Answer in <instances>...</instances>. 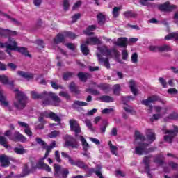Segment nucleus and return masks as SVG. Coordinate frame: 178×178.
Masks as SVG:
<instances>
[{
    "label": "nucleus",
    "mask_w": 178,
    "mask_h": 178,
    "mask_svg": "<svg viewBox=\"0 0 178 178\" xmlns=\"http://www.w3.org/2000/svg\"><path fill=\"white\" fill-rule=\"evenodd\" d=\"M31 96L33 99H42V106H48V105H54V106H59V104L62 102L59 96L52 92L44 91L39 93L35 90L31 91Z\"/></svg>",
    "instance_id": "f257e3e1"
},
{
    "label": "nucleus",
    "mask_w": 178,
    "mask_h": 178,
    "mask_svg": "<svg viewBox=\"0 0 178 178\" xmlns=\"http://www.w3.org/2000/svg\"><path fill=\"white\" fill-rule=\"evenodd\" d=\"M145 141V136H143L140 132H135V141L134 144H137L138 146L135 147V154L136 155H144V154H149L151 152H154L156 147H149L148 148V145L149 144L144 143Z\"/></svg>",
    "instance_id": "f03ea898"
},
{
    "label": "nucleus",
    "mask_w": 178,
    "mask_h": 178,
    "mask_svg": "<svg viewBox=\"0 0 178 178\" xmlns=\"http://www.w3.org/2000/svg\"><path fill=\"white\" fill-rule=\"evenodd\" d=\"M14 91L16 94L13 105L17 111H23L27 106L29 98L24 92L19 91V89H15Z\"/></svg>",
    "instance_id": "7ed1b4c3"
},
{
    "label": "nucleus",
    "mask_w": 178,
    "mask_h": 178,
    "mask_svg": "<svg viewBox=\"0 0 178 178\" xmlns=\"http://www.w3.org/2000/svg\"><path fill=\"white\" fill-rule=\"evenodd\" d=\"M98 50L101 55H104V56H108V58H113L115 56V59L119 58V51L116 49H108V47H98Z\"/></svg>",
    "instance_id": "20e7f679"
},
{
    "label": "nucleus",
    "mask_w": 178,
    "mask_h": 178,
    "mask_svg": "<svg viewBox=\"0 0 178 178\" xmlns=\"http://www.w3.org/2000/svg\"><path fill=\"white\" fill-rule=\"evenodd\" d=\"M54 176L57 178H67L69 175V170L67 168H62L59 164H54Z\"/></svg>",
    "instance_id": "39448f33"
},
{
    "label": "nucleus",
    "mask_w": 178,
    "mask_h": 178,
    "mask_svg": "<svg viewBox=\"0 0 178 178\" xmlns=\"http://www.w3.org/2000/svg\"><path fill=\"white\" fill-rule=\"evenodd\" d=\"M174 130H165L164 134H168L164 136V141L172 144L173 143V138L177 136L178 134V127L173 125Z\"/></svg>",
    "instance_id": "423d86ee"
},
{
    "label": "nucleus",
    "mask_w": 178,
    "mask_h": 178,
    "mask_svg": "<svg viewBox=\"0 0 178 178\" xmlns=\"http://www.w3.org/2000/svg\"><path fill=\"white\" fill-rule=\"evenodd\" d=\"M64 147H71L72 149H77V148L80 147V145L79 144V141H77L76 138L67 135Z\"/></svg>",
    "instance_id": "0eeeda50"
},
{
    "label": "nucleus",
    "mask_w": 178,
    "mask_h": 178,
    "mask_svg": "<svg viewBox=\"0 0 178 178\" xmlns=\"http://www.w3.org/2000/svg\"><path fill=\"white\" fill-rule=\"evenodd\" d=\"M69 123L71 131H74L75 137H77V135L81 133V128H80V124H79L77 121L74 119L70 120Z\"/></svg>",
    "instance_id": "6e6552de"
},
{
    "label": "nucleus",
    "mask_w": 178,
    "mask_h": 178,
    "mask_svg": "<svg viewBox=\"0 0 178 178\" xmlns=\"http://www.w3.org/2000/svg\"><path fill=\"white\" fill-rule=\"evenodd\" d=\"M177 8L176 5H170L169 1L158 6L159 10L161 12H172V10H175Z\"/></svg>",
    "instance_id": "1a4fd4ad"
},
{
    "label": "nucleus",
    "mask_w": 178,
    "mask_h": 178,
    "mask_svg": "<svg viewBox=\"0 0 178 178\" xmlns=\"http://www.w3.org/2000/svg\"><path fill=\"white\" fill-rule=\"evenodd\" d=\"M0 81L4 86H8L10 90L15 91V82L13 80L9 81V78L6 75H0Z\"/></svg>",
    "instance_id": "9d476101"
},
{
    "label": "nucleus",
    "mask_w": 178,
    "mask_h": 178,
    "mask_svg": "<svg viewBox=\"0 0 178 178\" xmlns=\"http://www.w3.org/2000/svg\"><path fill=\"white\" fill-rule=\"evenodd\" d=\"M156 101H159V97L158 96L153 95L148 97L147 99L142 100L141 104L146 106H148L149 105V108L151 110L152 109V105H149V104H154V102H156Z\"/></svg>",
    "instance_id": "9b49d317"
},
{
    "label": "nucleus",
    "mask_w": 178,
    "mask_h": 178,
    "mask_svg": "<svg viewBox=\"0 0 178 178\" xmlns=\"http://www.w3.org/2000/svg\"><path fill=\"white\" fill-rule=\"evenodd\" d=\"M0 102L2 106H6V108H8L9 111H12V108L9 107V102L6 98V95L3 93V90L0 86Z\"/></svg>",
    "instance_id": "f8f14e48"
},
{
    "label": "nucleus",
    "mask_w": 178,
    "mask_h": 178,
    "mask_svg": "<svg viewBox=\"0 0 178 178\" xmlns=\"http://www.w3.org/2000/svg\"><path fill=\"white\" fill-rule=\"evenodd\" d=\"M34 169L44 170H46V172H51L52 171V170L51 169V167H49V165H48L45 163H44V160H42V159H41L39 161H38L35 167H34Z\"/></svg>",
    "instance_id": "ddd939ff"
},
{
    "label": "nucleus",
    "mask_w": 178,
    "mask_h": 178,
    "mask_svg": "<svg viewBox=\"0 0 178 178\" xmlns=\"http://www.w3.org/2000/svg\"><path fill=\"white\" fill-rule=\"evenodd\" d=\"M99 65H103L106 69H111V64L108 58H104L101 54H97Z\"/></svg>",
    "instance_id": "4468645a"
},
{
    "label": "nucleus",
    "mask_w": 178,
    "mask_h": 178,
    "mask_svg": "<svg viewBox=\"0 0 178 178\" xmlns=\"http://www.w3.org/2000/svg\"><path fill=\"white\" fill-rule=\"evenodd\" d=\"M70 165L77 166V168H79L80 169H84L85 170H87V169H88V165H87L86 163L81 160H77L76 161H74V160L70 159Z\"/></svg>",
    "instance_id": "2eb2a0df"
},
{
    "label": "nucleus",
    "mask_w": 178,
    "mask_h": 178,
    "mask_svg": "<svg viewBox=\"0 0 178 178\" xmlns=\"http://www.w3.org/2000/svg\"><path fill=\"white\" fill-rule=\"evenodd\" d=\"M10 139L13 141H22V143H26V137L19 132H15L13 135L10 137Z\"/></svg>",
    "instance_id": "dca6fc26"
},
{
    "label": "nucleus",
    "mask_w": 178,
    "mask_h": 178,
    "mask_svg": "<svg viewBox=\"0 0 178 178\" xmlns=\"http://www.w3.org/2000/svg\"><path fill=\"white\" fill-rule=\"evenodd\" d=\"M17 47V42H16V40L12 38H9L8 42H7V49L15 51Z\"/></svg>",
    "instance_id": "f3484780"
},
{
    "label": "nucleus",
    "mask_w": 178,
    "mask_h": 178,
    "mask_svg": "<svg viewBox=\"0 0 178 178\" xmlns=\"http://www.w3.org/2000/svg\"><path fill=\"white\" fill-rule=\"evenodd\" d=\"M88 104L86 102H81L79 100H74L73 104H72V109L79 110L81 106H87Z\"/></svg>",
    "instance_id": "a211bd4d"
},
{
    "label": "nucleus",
    "mask_w": 178,
    "mask_h": 178,
    "mask_svg": "<svg viewBox=\"0 0 178 178\" xmlns=\"http://www.w3.org/2000/svg\"><path fill=\"white\" fill-rule=\"evenodd\" d=\"M86 44H87V45H99L101 40L97 37H91L86 40Z\"/></svg>",
    "instance_id": "6ab92c4d"
},
{
    "label": "nucleus",
    "mask_w": 178,
    "mask_h": 178,
    "mask_svg": "<svg viewBox=\"0 0 178 178\" xmlns=\"http://www.w3.org/2000/svg\"><path fill=\"white\" fill-rule=\"evenodd\" d=\"M0 162L1 163L2 168H8L10 165V161H9V157L8 156L3 154L0 156Z\"/></svg>",
    "instance_id": "aec40b11"
},
{
    "label": "nucleus",
    "mask_w": 178,
    "mask_h": 178,
    "mask_svg": "<svg viewBox=\"0 0 178 178\" xmlns=\"http://www.w3.org/2000/svg\"><path fill=\"white\" fill-rule=\"evenodd\" d=\"M0 14H1L4 17H6L7 19H10V22L13 23V24H15V26H22V22L16 19V18H13L10 17V15L2 12Z\"/></svg>",
    "instance_id": "412c9836"
},
{
    "label": "nucleus",
    "mask_w": 178,
    "mask_h": 178,
    "mask_svg": "<svg viewBox=\"0 0 178 178\" xmlns=\"http://www.w3.org/2000/svg\"><path fill=\"white\" fill-rule=\"evenodd\" d=\"M30 174V170L29 169V165L24 164V169L22 174L17 175L14 177L15 178H22L26 177L27 175Z\"/></svg>",
    "instance_id": "4be33fe9"
},
{
    "label": "nucleus",
    "mask_w": 178,
    "mask_h": 178,
    "mask_svg": "<svg viewBox=\"0 0 178 178\" xmlns=\"http://www.w3.org/2000/svg\"><path fill=\"white\" fill-rule=\"evenodd\" d=\"M48 118L51 119V120H54V122H56L58 124H60L62 122V119H60V117L58 116V115L54 112H50L49 114H47Z\"/></svg>",
    "instance_id": "5701e85b"
},
{
    "label": "nucleus",
    "mask_w": 178,
    "mask_h": 178,
    "mask_svg": "<svg viewBox=\"0 0 178 178\" xmlns=\"http://www.w3.org/2000/svg\"><path fill=\"white\" fill-rule=\"evenodd\" d=\"M77 76L79 77V80H81V81H83V83H86L88 79H91V74L87 72H79L77 74Z\"/></svg>",
    "instance_id": "b1692460"
},
{
    "label": "nucleus",
    "mask_w": 178,
    "mask_h": 178,
    "mask_svg": "<svg viewBox=\"0 0 178 178\" xmlns=\"http://www.w3.org/2000/svg\"><path fill=\"white\" fill-rule=\"evenodd\" d=\"M127 38H120L118 39V41L115 42L117 47H122V48H126L127 47Z\"/></svg>",
    "instance_id": "393cba45"
},
{
    "label": "nucleus",
    "mask_w": 178,
    "mask_h": 178,
    "mask_svg": "<svg viewBox=\"0 0 178 178\" xmlns=\"http://www.w3.org/2000/svg\"><path fill=\"white\" fill-rule=\"evenodd\" d=\"M79 138H80V141L81 143V145L83 151H86V152L88 151V149H90V145L88 144V143H87V140H86L84 136H80Z\"/></svg>",
    "instance_id": "a878e982"
},
{
    "label": "nucleus",
    "mask_w": 178,
    "mask_h": 178,
    "mask_svg": "<svg viewBox=\"0 0 178 178\" xmlns=\"http://www.w3.org/2000/svg\"><path fill=\"white\" fill-rule=\"evenodd\" d=\"M69 88L71 92H74V94H76V95H79L81 92L80 90H79V87L76 86V83H74V82L70 83Z\"/></svg>",
    "instance_id": "bb28decb"
},
{
    "label": "nucleus",
    "mask_w": 178,
    "mask_h": 178,
    "mask_svg": "<svg viewBox=\"0 0 178 178\" xmlns=\"http://www.w3.org/2000/svg\"><path fill=\"white\" fill-rule=\"evenodd\" d=\"M146 136L147 140H149L150 144L151 143H154V141L156 140V138L155 137V133H154L151 130H147V131L146 132Z\"/></svg>",
    "instance_id": "cd10ccee"
},
{
    "label": "nucleus",
    "mask_w": 178,
    "mask_h": 178,
    "mask_svg": "<svg viewBox=\"0 0 178 178\" xmlns=\"http://www.w3.org/2000/svg\"><path fill=\"white\" fill-rule=\"evenodd\" d=\"M168 109H164V111H163L162 113L154 114L153 116L150 118V122H154L155 120L161 119L163 115H166Z\"/></svg>",
    "instance_id": "c85d7f7f"
},
{
    "label": "nucleus",
    "mask_w": 178,
    "mask_h": 178,
    "mask_svg": "<svg viewBox=\"0 0 178 178\" xmlns=\"http://www.w3.org/2000/svg\"><path fill=\"white\" fill-rule=\"evenodd\" d=\"M97 29V26L95 25H91L89 26L86 30H85L83 31L84 34H86V35H92V34H94L93 32L91 31H94L95 29Z\"/></svg>",
    "instance_id": "c756f323"
},
{
    "label": "nucleus",
    "mask_w": 178,
    "mask_h": 178,
    "mask_svg": "<svg viewBox=\"0 0 178 178\" xmlns=\"http://www.w3.org/2000/svg\"><path fill=\"white\" fill-rule=\"evenodd\" d=\"M15 51H17V52H20L22 55H24L25 56H29V58L31 57V55L29 53V51H27V49L24 47H17Z\"/></svg>",
    "instance_id": "7c9ffc66"
},
{
    "label": "nucleus",
    "mask_w": 178,
    "mask_h": 178,
    "mask_svg": "<svg viewBox=\"0 0 178 178\" xmlns=\"http://www.w3.org/2000/svg\"><path fill=\"white\" fill-rule=\"evenodd\" d=\"M17 74L24 79H31L33 78V74L24 72V71H18Z\"/></svg>",
    "instance_id": "2f4dec72"
},
{
    "label": "nucleus",
    "mask_w": 178,
    "mask_h": 178,
    "mask_svg": "<svg viewBox=\"0 0 178 178\" xmlns=\"http://www.w3.org/2000/svg\"><path fill=\"white\" fill-rule=\"evenodd\" d=\"M108 125L109 122H108V120H103L102 124L100 126V133H102V134H105V131H106V128L108 127Z\"/></svg>",
    "instance_id": "473e14b6"
},
{
    "label": "nucleus",
    "mask_w": 178,
    "mask_h": 178,
    "mask_svg": "<svg viewBox=\"0 0 178 178\" xmlns=\"http://www.w3.org/2000/svg\"><path fill=\"white\" fill-rule=\"evenodd\" d=\"M100 101H102V102L109 103V102H113L115 99H113V97L111 96L103 95L100 97Z\"/></svg>",
    "instance_id": "72a5a7b5"
},
{
    "label": "nucleus",
    "mask_w": 178,
    "mask_h": 178,
    "mask_svg": "<svg viewBox=\"0 0 178 178\" xmlns=\"http://www.w3.org/2000/svg\"><path fill=\"white\" fill-rule=\"evenodd\" d=\"M56 141H53L50 145H44L43 147V149H46V152H51L54 148H56Z\"/></svg>",
    "instance_id": "f704fd0d"
},
{
    "label": "nucleus",
    "mask_w": 178,
    "mask_h": 178,
    "mask_svg": "<svg viewBox=\"0 0 178 178\" xmlns=\"http://www.w3.org/2000/svg\"><path fill=\"white\" fill-rule=\"evenodd\" d=\"M172 51V49L168 44H163L162 46H159L158 48L159 52H169Z\"/></svg>",
    "instance_id": "c9c22d12"
},
{
    "label": "nucleus",
    "mask_w": 178,
    "mask_h": 178,
    "mask_svg": "<svg viewBox=\"0 0 178 178\" xmlns=\"http://www.w3.org/2000/svg\"><path fill=\"white\" fill-rule=\"evenodd\" d=\"M65 35H62L59 33L54 39V41L56 44H60V42H63L65 40Z\"/></svg>",
    "instance_id": "e433bc0d"
},
{
    "label": "nucleus",
    "mask_w": 178,
    "mask_h": 178,
    "mask_svg": "<svg viewBox=\"0 0 178 178\" xmlns=\"http://www.w3.org/2000/svg\"><path fill=\"white\" fill-rule=\"evenodd\" d=\"M129 87L134 95H137V88H136V81H134V80H131L129 81Z\"/></svg>",
    "instance_id": "4c0bfd02"
},
{
    "label": "nucleus",
    "mask_w": 178,
    "mask_h": 178,
    "mask_svg": "<svg viewBox=\"0 0 178 178\" xmlns=\"http://www.w3.org/2000/svg\"><path fill=\"white\" fill-rule=\"evenodd\" d=\"M105 21H106L105 15H104L102 13H99L97 15V22H98V24L100 26H102V24H105Z\"/></svg>",
    "instance_id": "58836bf2"
},
{
    "label": "nucleus",
    "mask_w": 178,
    "mask_h": 178,
    "mask_svg": "<svg viewBox=\"0 0 178 178\" xmlns=\"http://www.w3.org/2000/svg\"><path fill=\"white\" fill-rule=\"evenodd\" d=\"M0 145L5 148H9V145H8V138L0 135Z\"/></svg>",
    "instance_id": "ea45409f"
},
{
    "label": "nucleus",
    "mask_w": 178,
    "mask_h": 178,
    "mask_svg": "<svg viewBox=\"0 0 178 178\" xmlns=\"http://www.w3.org/2000/svg\"><path fill=\"white\" fill-rule=\"evenodd\" d=\"M87 44L85 42V43L82 44L81 45V51L82 52V54H83V55H88V54H90V49H88V47H87Z\"/></svg>",
    "instance_id": "a19ab883"
},
{
    "label": "nucleus",
    "mask_w": 178,
    "mask_h": 178,
    "mask_svg": "<svg viewBox=\"0 0 178 178\" xmlns=\"http://www.w3.org/2000/svg\"><path fill=\"white\" fill-rule=\"evenodd\" d=\"M74 76V73L71 72H65L63 74V79L65 81L70 80Z\"/></svg>",
    "instance_id": "79ce46f5"
},
{
    "label": "nucleus",
    "mask_w": 178,
    "mask_h": 178,
    "mask_svg": "<svg viewBox=\"0 0 178 178\" xmlns=\"http://www.w3.org/2000/svg\"><path fill=\"white\" fill-rule=\"evenodd\" d=\"M121 9L122 8L120 7H114L112 11L113 17H114L115 19H116V17H119V13Z\"/></svg>",
    "instance_id": "37998d69"
},
{
    "label": "nucleus",
    "mask_w": 178,
    "mask_h": 178,
    "mask_svg": "<svg viewBox=\"0 0 178 178\" xmlns=\"http://www.w3.org/2000/svg\"><path fill=\"white\" fill-rule=\"evenodd\" d=\"M14 152L18 154V155H23V154L26 153V149L23 148V146L20 145L19 147L14 148Z\"/></svg>",
    "instance_id": "c03bdc74"
},
{
    "label": "nucleus",
    "mask_w": 178,
    "mask_h": 178,
    "mask_svg": "<svg viewBox=\"0 0 178 178\" xmlns=\"http://www.w3.org/2000/svg\"><path fill=\"white\" fill-rule=\"evenodd\" d=\"M172 38H175V40H178V33L177 32H173L168 35H167L165 37V40H172Z\"/></svg>",
    "instance_id": "a18cd8bd"
},
{
    "label": "nucleus",
    "mask_w": 178,
    "mask_h": 178,
    "mask_svg": "<svg viewBox=\"0 0 178 178\" xmlns=\"http://www.w3.org/2000/svg\"><path fill=\"white\" fill-rule=\"evenodd\" d=\"M64 35L65 37H67L68 38H70V40H76V38L77 37V35L70 31L64 32Z\"/></svg>",
    "instance_id": "49530a36"
},
{
    "label": "nucleus",
    "mask_w": 178,
    "mask_h": 178,
    "mask_svg": "<svg viewBox=\"0 0 178 178\" xmlns=\"http://www.w3.org/2000/svg\"><path fill=\"white\" fill-rule=\"evenodd\" d=\"M44 118H48V113H47V111L42 112L40 113L38 122H40V123H45V120H44Z\"/></svg>",
    "instance_id": "de8ad7c7"
},
{
    "label": "nucleus",
    "mask_w": 178,
    "mask_h": 178,
    "mask_svg": "<svg viewBox=\"0 0 178 178\" xmlns=\"http://www.w3.org/2000/svg\"><path fill=\"white\" fill-rule=\"evenodd\" d=\"M124 17H126L127 19H129L130 17H137V15L134 13H133V11H127L124 13Z\"/></svg>",
    "instance_id": "09e8293b"
},
{
    "label": "nucleus",
    "mask_w": 178,
    "mask_h": 178,
    "mask_svg": "<svg viewBox=\"0 0 178 178\" xmlns=\"http://www.w3.org/2000/svg\"><path fill=\"white\" fill-rule=\"evenodd\" d=\"M86 92H88L89 94H92V95H99V94H101L99 91L92 88H87L86 89Z\"/></svg>",
    "instance_id": "8fccbe9b"
},
{
    "label": "nucleus",
    "mask_w": 178,
    "mask_h": 178,
    "mask_svg": "<svg viewBox=\"0 0 178 178\" xmlns=\"http://www.w3.org/2000/svg\"><path fill=\"white\" fill-rule=\"evenodd\" d=\"M131 61L135 65H136V63H138V54L137 53H134L131 55Z\"/></svg>",
    "instance_id": "3c124183"
},
{
    "label": "nucleus",
    "mask_w": 178,
    "mask_h": 178,
    "mask_svg": "<svg viewBox=\"0 0 178 178\" xmlns=\"http://www.w3.org/2000/svg\"><path fill=\"white\" fill-rule=\"evenodd\" d=\"M63 7L65 12H67V10H69V8H70V3H69V0H63Z\"/></svg>",
    "instance_id": "603ef678"
},
{
    "label": "nucleus",
    "mask_w": 178,
    "mask_h": 178,
    "mask_svg": "<svg viewBox=\"0 0 178 178\" xmlns=\"http://www.w3.org/2000/svg\"><path fill=\"white\" fill-rule=\"evenodd\" d=\"M60 134L59 131H53L49 134V138H56Z\"/></svg>",
    "instance_id": "864d4df0"
},
{
    "label": "nucleus",
    "mask_w": 178,
    "mask_h": 178,
    "mask_svg": "<svg viewBox=\"0 0 178 178\" xmlns=\"http://www.w3.org/2000/svg\"><path fill=\"white\" fill-rule=\"evenodd\" d=\"M35 141L37 144H39V145L42 146V148H44L47 145V143L45 141L42 140L41 138L37 137L35 138Z\"/></svg>",
    "instance_id": "5fc2aeb1"
},
{
    "label": "nucleus",
    "mask_w": 178,
    "mask_h": 178,
    "mask_svg": "<svg viewBox=\"0 0 178 178\" xmlns=\"http://www.w3.org/2000/svg\"><path fill=\"white\" fill-rule=\"evenodd\" d=\"M8 29L0 28V37H8Z\"/></svg>",
    "instance_id": "6e6d98bb"
},
{
    "label": "nucleus",
    "mask_w": 178,
    "mask_h": 178,
    "mask_svg": "<svg viewBox=\"0 0 178 178\" xmlns=\"http://www.w3.org/2000/svg\"><path fill=\"white\" fill-rule=\"evenodd\" d=\"M50 83L52 88H54V90H59V88L63 89V86L58 85V83L54 81H51Z\"/></svg>",
    "instance_id": "4d7b16f0"
},
{
    "label": "nucleus",
    "mask_w": 178,
    "mask_h": 178,
    "mask_svg": "<svg viewBox=\"0 0 178 178\" xmlns=\"http://www.w3.org/2000/svg\"><path fill=\"white\" fill-rule=\"evenodd\" d=\"M113 92L115 95L120 94V85L116 84L113 87Z\"/></svg>",
    "instance_id": "13d9d810"
},
{
    "label": "nucleus",
    "mask_w": 178,
    "mask_h": 178,
    "mask_svg": "<svg viewBox=\"0 0 178 178\" xmlns=\"http://www.w3.org/2000/svg\"><path fill=\"white\" fill-rule=\"evenodd\" d=\"M159 81L160 84H161L163 88H166V87H168V82H166V80H165V79L162 77H159Z\"/></svg>",
    "instance_id": "bf43d9fd"
},
{
    "label": "nucleus",
    "mask_w": 178,
    "mask_h": 178,
    "mask_svg": "<svg viewBox=\"0 0 178 178\" xmlns=\"http://www.w3.org/2000/svg\"><path fill=\"white\" fill-rule=\"evenodd\" d=\"M165 109H168L166 108H162L159 106H154V110L156 113H162V112H165Z\"/></svg>",
    "instance_id": "052dcab7"
},
{
    "label": "nucleus",
    "mask_w": 178,
    "mask_h": 178,
    "mask_svg": "<svg viewBox=\"0 0 178 178\" xmlns=\"http://www.w3.org/2000/svg\"><path fill=\"white\" fill-rule=\"evenodd\" d=\"M85 123L87 127H88L89 130H91V131H94V128L92 127V124L91 123V120H86Z\"/></svg>",
    "instance_id": "680f3d73"
},
{
    "label": "nucleus",
    "mask_w": 178,
    "mask_h": 178,
    "mask_svg": "<svg viewBox=\"0 0 178 178\" xmlns=\"http://www.w3.org/2000/svg\"><path fill=\"white\" fill-rule=\"evenodd\" d=\"M59 95L60 97H63V98H65L67 100L70 99V95H69V93L67 92L61 91L59 92Z\"/></svg>",
    "instance_id": "e2e57ef3"
},
{
    "label": "nucleus",
    "mask_w": 178,
    "mask_h": 178,
    "mask_svg": "<svg viewBox=\"0 0 178 178\" xmlns=\"http://www.w3.org/2000/svg\"><path fill=\"white\" fill-rule=\"evenodd\" d=\"M113 108H104L102 111V113H103V115H110V113H113Z\"/></svg>",
    "instance_id": "0e129e2a"
},
{
    "label": "nucleus",
    "mask_w": 178,
    "mask_h": 178,
    "mask_svg": "<svg viewBox=\"0 0 178 178\" xmlns=\"http://www.w3.org/2000/svg\"><path fill=\"white\" fill-rule=\"evenodd\" d=\"M122 58L123 60H127L129 58V53H127V50H122Z\"/></svg>",
    "instance_id": "69168bd1"
},
{
    "label": "nucleus",
    "mask_w": 178,
    "mask_h": 178,
    "mask_svg": "<svg viewBox=\"0 0 178 178\" xmlns=\"http://www.w3.org/2000/svg\"><path fill=\"white\" fill-rule=\"evenodd\" d=\"M168 119H171L172 120H177L178 119V114L177 113H172V114H170L168 115Z\"/></svg>",
    "instance_id": "338daca9"
},
{
    "label": "nucleus",
    "mask_w": 178,
    "mask_h": 178,
    "mask_svg": "<svg viewBox=\"0 0 178 178\" xmlns=\"http://www.w3.org/2000/svg\"><path fill=\"white\" fill-rule=\"evenodd\" d=\"M124 109L126 112H128L129 113H131V112H133V107L129 105H126L125 106H124Z\"/></svg>",
    "instance_id": "774afa93"
}]
</instances>
